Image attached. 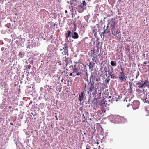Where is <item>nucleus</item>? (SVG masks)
I'll return each instance as SVG.
<instances>
[{"mask_svg":"<svg viewBox=\"0 0 149 149\" xmlns=\"http://www.w3.org/2000/svg\"><path fill=\"white\" fill-rule=\"evenodd\" d=\"M63 52L65 55H66L67 56H68V50H64Z\"/></svg>","mask_w":149,"mask_h":149,"instance_id":"nucleus-21","label":"nucleus"},{"mask_svg":"<svg viewBox=\"0 0 149 149\" xmlns=\"http://www.w3.org/2000/svg\"><path fill=\"white\" fill-rule=\"evenodd\" d=\"M129 83L130 84V89H129L128 90L130 93H132L134 91L133 90V88L132 86L133 84L132 83L130 82H129Z\"/></svg>","mask_w":149,"mask_h":149,"instance_id":"nucleus-11","label":"nucleus"},{"mask_svg":"<svg viewBox=\"0 0 149 149\" xmlns=\"http://www.w3.org/2000/svg\"><path fill=\"white\" fill-rule=\"evenodd\" d=\"M96 91H97L96 90H95V92H93V95H94L96 93Z\"/></svg>","mask_w":149,"mask_h":149,"instance_id":"nucleus-37","label":"nucleus"},{"mask_svg":"<svg viewBox=\"0 0 149 149\" xmlns=\"http://www.w3.org/2000/svg\"><path fill=\"white\" fill-rule=\"evenodd\" d=\"M95 80L96 81L98 82L100 81V78L99 77H98L95 78Z\"/></svg>","mask_w":149,"mask_h":149,"instance_id":"nucleus-23","label":"nucleus"},{"mask_svg":"<svg viewBox=\"0 0 149 149\" xmlns=\"http://www.w3.org/2000/svg\"><path fill=\"white\" fill-rule=\"evenodd\" d=\"M75 31V30H73V31Z\"/></svg>","mask_w":149,"mask_h":149,"instance_id":"nucleus-53","label":"nucleus"},{"mask_svg":"<svg viewBox=\"0 0 149 149\" xmlns=\"http://www.w3.org/2000/svg\"><path fill=\"white\" fill-rule=\"evenodd\" d=\"M90 148L91 147L89 145H87L86 146V149H90Z\"/></svg>","mask_w":149,"mask_h":149,"instance_id":"nucleus-26","label":"nucleus"},{"mask_svg":"<svg viewBox=\"0 0 149 149\" xmlns=\"http://www.w3.org/2000/svg\"><path fill=\"white\" fill-rule=\"evenodd\" d=\"M25 53L23 52H20L19 54V56L21 58H22L24 56Z\"/></svg>","mask_w":149,"mask_h":149,"instance_id":"nucleus-15","label":"nucleus"},{"mask_svg":"<svg viewBox=\"0 0 149 149\" xmlns=\"http://www.w3.org/2000/svg\"><path fill=\"white\" fill-rule=\"evenodd\" d=\"M143 64H146V63H145V62H143Z\"/></svg>","mask_w":149,"mask_h":149,"instance_id":"nucleus-45","label":"nucleus"},{"mask_svg":"<svg viewBox=\"0 0 149 149\" xmlns=\"http://www.w3.org/2000/svg\"><path fill=\"white\" fill-rule=\"evenodd\" d=\"M108 72L109 74L111 76L112 74V73L113 72V71H108Z\"/></svg>","mask_w":149,"mask_h":149,"instance_id":"nucleus-28","label":"nucleus"},{"mask_svg":"<svg viewBox=\"0 0 149 149\" xmlns=\"http://www.w3.org/2000/svg\"><path fill=\"white\" fill-rule=\"evenodd\" d=\"M120 0H118V1L120 3Z\"/></svg>","mask_w":149,"mask_h":149,"instance_id":"nucleus-44","label":"nucleus"},{"mask_svg":"<svg viewBox=\"0 0 149 149\" xmlns=\"http://www.w3.org/2000/svg\"><path fill=\"white\" fill-rule=\"evenodd\" d=\"M74 35L72 36V37L74 39H77L79 37V35L78 34V33L76 32H74L73 33Z\"/></svg>","mask_w":149,"mask_h":149,"instance_id":"nucleus-13","label":"nucleus"},{"mask_svg":"<svg viewBox=\"0 0 149 149\" xmlns=\"http://www.w3.org/2000/svg\"><path fill=\"white\" fill-rule=\"evenodd\" d=\"M102 91L101 90H98L97 92H96V93H97V95H99V97L101 96Z\"/></svg>","mask_w":149,"mask_h":149,"instance_id":"nucleus-20","label":"nucleus"},{"mask_svg":"<svg viewBox=\"0 0 149 149\" xmlns=\"http://www.w3.org/2000/svg\"><path fill=\"white\" fill-rule=\"evenodd\" d=\"M105 71L106 72H107V70H105Z\"/></svg>","mask_w":149,"mask_h":149,"instance_id":"nucleus-47","label":"nucleus"},{"mask_svg":"<svg viewBox=\"0 0 149 149\" xmlns=\"http://www.w3.org/2000/svg\"><path fill=\"white\" fill-rule=\"evenodd\" d=\"M79 16H78L77 17V18H79Z\"/></svg>","mask_w":149,"mask_h":149,"instance_id":"nucleus-48","label":"nucleus"},{"mask_svg":"<svg viewBox=\"0 0 149 149\" xmlns=\"http://www.w3.org/2000/svg\"><path fill=\"white\" fill-rule=\"evenodd\" d=\"M99 84V83L98 82L97 84V83H95V88L96 87V86L97 85H98Z\"/></svg>","mask_w":149,"mask_h":149,"instance_id":"nucleus-36","label":"nucleus"},{"mask_svg":"<svg viewBox=\"0 0 149 149\" xmlns=\"http://www.w3.org/2000/svg\"><path fill=\"white\" fill-rule=\"evenodd\" d=\"M138 87L139 88H143H143H144V87H142L141 86H142V85H138Z\"/></svg>","mask_w":149,"mask_h":149,"instance_id":"nucleus-32","label":"nucleus"},{"mask_svg":"<svg viewBox=\"0 0 149 149\" xmlns=\"http://www.w3.org/2000/svg\"><path fill=\"white\" fill-rule=\"evenodd\" d=\"M121 72H124V69L122 68L121 67Z\"/></svg>","mask_w":149,"mask_h":149,"instance_id":"nucleus-35","label":"nucleus"},{"mask_svg":"<svg viewBox=\"0 0 149 149\" xmlns=\"http://www.w3.org/2000/svg\"><path fill=\"white\" fill-rule=\"evenodd\" d=\"M102 111V112L100 113V114L101 115L103 114L105 112V111L104 110H101L98 111V112L99 113V112L100 111Z\"/></svg>","mask_w":149,"mask_h":149,"instance_id":"nucleus-25","label":"nucleus"},{"mask_svg":"<svg viewBox=\"0 0 149 149\" xmlns=\"http://www.w3.org/2000/svg\"><path fill=\"white\" fill-rule=\"evenodd\" d=\"M108 27V26H107L106 27V29H104L105 31L106 34L109 33H110V31L109 30H107V28Z\"/></svg>","mask_w":149,"mask_h":149,"instance_id":"nucleus-19","label":"nucleus"},{"mask_svg":"<svg viewBox=\"0 0 149 149\" xmlns=\"http://www.w3.org/2000/svg\"><path fill=\"white\" fill-rule=\"evenodd\" d=\"M110 76H111V78L114 79L115 78H116V77L113 74H112Z\"/></svg>","mask_w":149,"mask_h":149,"instance_id":"nucleus-29","label":"nucleus"},{"mask_svg":"<svg viewBox=\"0 0 149 149\" xmlns=\"http://www.w3.org/2000/svg\"><path fill=\"white\" fill-rule=\"evenodd\" d=\"M1 49H2V50H2V49H3L1 48Z\"/></svg>","mask_w":149,"mask_h":149,"instance_id":"nucleus-51","label":"nucleus"},{"mask_svg":"<svg viewBox=\"0 0 149 149\" xmlns=\"http://www.w3.org/2000/svg\"><path fill=\"white\" fill-rule=\"evenodd\" d=\"M84 92V91H83L81 93V94L79 95V97L78 98V99L80 102L83 100L84 98V96L83 95Z\"/></svg>","mask_w":149,"mask_h":149,"instance_id":"nucleus-12","label":"nucleus"},{"mask_svg":"<svg viewBox=\"0 0 149 149\" xmlns=\"http://www.w3.org/2000/svg\"><path fill=\"white\" fill-rule=\"evenodd\" d=\"M53 35H51L50 36V39H52L53 38Z\"/></svg>","mask_w":149,"mask_h":149,"instance_id":"nucleus-33","label":"nucleus"},{"mask_svg":"<svg viewBox=\"0 0 149 149\" xmlns=\"http://www.w3.org/2000/svg\"><path fill=\"white\" fill-rule=\"evenodd\" d=\"M1 49H2V50H2V49H3L1 48Z\"/></svg>","mask_w":149,"mask_h":149,"instance_id":"nucleus-50","label":"nucleus"},{"mask_svg":"<svg viewBox=\"0 0 149 149\" xmlns=\"http://www.w3.org/2000/svg\"><path fill=\"white\" fill-rule=\"evenodd\" d=\"M141 86L142 87H144V88H145L146 87H147L148 88H149L148 79L144 81V83Z\"/></svg>","mask_w":149,"mask_h":149,"instance_id":"nucleus-9","label":"nucleus"},{"mask_svg":"<svg viewBox=\"0 0 149 149\" xmlns=\"http://www.w3.org/2000/svg\"><path fill=\"white\" fill-rule=\"evenodd\" d=\"M79 60H78V61H74V63L75 64V65H77L76 64L79 63Z\"/></svg>","mask_w":149,"mask_h":149,"instance_id":"nucleus-27","label":"nucleus"},{"mask_svg":"<svg viewBox=\"0 0 149 149\" xmlns=\"http://www.w3.org/2000/svg\"><path fill=\"white\" fill-rule=\"evenodd\" d=\"M72 73H72V72H71V73H70L69 74V75H70V76H72Z\"/></svg>","mask_w":149,"mask_h":149,"instance_id":"nucleus-40","label":"nucleus"},{"mask_svg":"<svg viewBox=\"0 0 149 149\" xmlns=\"http://www.w3.org/2000/svg\"><path fill=\"white\" fill-rule=\"evenodd\" d=\"M65 13H67V10H65Z\"/></svg>","mask_w":149,"mask_h":149,"instance_id":"nucleus-43","label":"nucleus"},{"mask_svg":"<svg viewBox=\"0 0 149 149\" xmlns=\"http://www.w3.org/2000/svg\"><path fill=\"white\" fill-rule=\"evenodd\" d=\"M96 107H97V105H96Z\"/></svg>","mask_w":149,"mask_h":149,"instance_id":"nucleus-54","label":"nucleus"},{"mask_svg":"<svg viewBox=\"0 0 149 149\" xmlns=\"http://www.w3.org/2000/svg\"><path fill=\"white\" fill-rule=\"evenodd\" d=\"M83 70L80 68L79 67L77 66V65H74L73 67V71L72 73L74 74V76H80L81 77L82 75Z\"/></svg>","mask_w":149,"mask_h":149,"instance_id":"nucleus-2","label":"nucleus"},{"mask_svg":"<svg viewBox=\"0 0 149 149\" xmlns=\"http://www.w3.org/2000/svg\"><path fill=\"white\" fill-rule=\"evenodd\" d=\"M67 3H69L68 1H67Z\"/></svg>","mask_w":149,"mask_h":149,"instance_id":"nucleus-52","label":"nucleus"},{"mask_svg":"<svg viewBox=\"0 0 149 149\" xmlns=\"http://www.w3.org/2000/svg\"><path fill=\"white\" fill-rule=\"evenodd\" d=\"M93 102L95 104V103L96 104L97 103V99L96 98H94V99L93 101Z\"/></svg>","mask_w":149,"mask_h":149,"instance_id":"nucleus-24","label":"nucleus"},{"mask_svg":"<svg viewBox=\"0 0 149 149\" xmlns=\"http://www.w3.org/2000/svg\"><path fill=\"white\" fill-rule=\"evenodd\" d=\"M131 101V99L127 98H125L123 100V103L125 106L128 107L129 106L130 104L132 102V100Z\"/></svg>","mask_w":149,"mask_h":149,"instance_id":"nucleus-4","label":"nucleus"},{"mask_svg":"<svg viewBox=\"0 0 149 149\" xmlns=\"http://www.w3.org/2000/svg\"><path fill=\"white\" fill-rule=\"evenodd\" d=\"M94 84V82L93 81L90 84L89 83L88 84V85L89 86L88 90L90 92H92L94 88V86H93Z\"/></svg>","mask_w":149,"mask_h":149,"instance_id":"nucleus-8","label":"nucleus"},{"mask_svg":"<svg viewBox=\"0 0 149 149\" xmlns=\"http://www.w3.org/2000/svg\"><path fill=\"white\" fill-rule=\"evenodd\" d=\"M58 64H59V65H61V61H60L58 62Z\"/></svg>","mask_w":149,"mask_h":149,"instance_id":"nucleus-41","label":"nucleus"},{"mask_svg":"<svg viewBox=\"0 0 149 149\" xmlns=\"http://www.w3.org/2000/svg\"><path fill=\"white\" fill-rule=\"evenodd\" d=\"M110 64L111 65L113 66H116V65L115 64V63H114V62L112 61L111 62Z\"/></svg>","mask_w":149,"mask_h":149,"instance_id":"nucleus-22","label":"nucleus"},{"mask_svg":"<svg viewBox=\"0 0 149 149\" xmlns=\"http://www.w3.org/2000/svg\"><path fill=\"white\" fill-rule=\"evenodd\" d=\"M104 34H106V33H105V31L104 30V31L103 32H102L101 33V35H104Z\"/></svg>","mask_w":149,"mask_h":149,"instance_id":"nucleus-30","label":"nucleus"},{"mask_svg":"<svg viewBox=\"0 0 149 149\" xmlns=\"http://www.w3.org/2000/svg\"><path fill=\"white\" fill-rule=\"evenodd\" d=\"M141 100L145 103H149V95H146L141 98Z\"/></svg>","mask_w":149,"mask_h":149,"instance_id":"nucleus-7","label":"nucleus"},{"mask_svg":"<svg viewBox=\"0 0 149 149\" xmlns=\"http://www.w3.org/2000/svg\"><path fill=\"white\" fill-rule=\"evenodd\" d=\"M143 83V80L142 79L140 80H139L138 82L136 83L137 85H142Z\"/></svg>","mask_w":149,"mask_h":149,"instance_id":"nucleus-18","label":"nucleus"},{"mask_svg":"<svg viewBox=\"0 0 149 149\" xmlns=\"http://www.w3.org/2000/svg\"><path fill=\"white\" fill-rule=\"evenodd\" d=\"M118 77L119 79L121 82L126 81L127 77L125 76L124 72H119V75Z\"/></svg>","mask_w":149,"mask_h":149,"instance_id":"nucleus-3","label":"nucleus"},{"mask_svg":"<svg viewBox=\"0 0 149 149\" xmlns=\"http://www.w3.org/2000/svg\"><path fill=\"white\" fill-rule=\"evenodd\" d=\"M123 119L122 117L119 116H115L113 117L114 120L115 122L117 123L121 121Z\"/></svg>","mask_w":149,"mask_h":149,"instance_id":"nucleus-6","label":"nucleus"},{"mask_svg":"<svg viewBox=\"0 0 149 149\" xmlns=\"http://www.w3.org/2000/svg\"><path fill=\"white\" fill-rule=\"evenodd\" d=\"M145 109L146 111V115H149V106L148 107V108L145 107Z\"/></svg>","mask_w":149,"mask_h":149,"instance_id":"nucleus-17","label":"nucleus"},{"mask_svg":"<svg viewBox=\"0 0 149 149\" xmlns=\"http://www.w3.org/2000/svg\"><path fill=\"white\" fill-rule=\"evenodd\" d=\"M10 124L11 125H13V123H10Z\"/></svg>","mask_w":149,"mask_h":149,"instance_id":"nucleus-42","label":"nucleus"},{"mask_svg":"<svg viewBox=\"0 0 149 149\" xmlns=\"http://www.w3.org/2000/svg\"><path fill=\"white\" fill-rule=\"evenodd\" d=\"M136 91L137 92H139L140 91L141 92L140 90H139V89H137Z\"/></svg>","mask_w":149,"mask_h":149,"instance_id":"nucleus-38","label":"nucleus"},{"mask_svg":"<svg viewBox=\"0 0 149 149\" xmlns=\"http://www.w3.org/2000/svg\"><path fill=\"white\" fill-rule=\"evenodd\" d=\"M15 22V21H14V22Z\"/></svg>","mask_w":149,"mask_h":149,"instance_id":"nucleus-49","label":"nucleus"},{"mask_svg":"<svg viewBox=\"0 0 149 149\" xmlns=\"http://www.w3.org/2000/svg\"><path fill=\"white\" fill-rule=\"evenodd\" d=\"M27 67H28V69H29L31 67V66L30 65L27 66Z\"/></svg>","mask_w":149,"mask_h":149,"instance_id":"nucleus-34","label":"nucleus"},{"mask_svg":"<svg viewBox=\"0 0 149 149\" xmlns=\"http://www.w3.org/2000/svg\"><path fill=\"white\" fill-rule=\"evenodd\" d=\"M86 5V3L85 1L84 0L82 1V3L81 5H80V6L81 7H85V6Z\"/></svg>","mask_w":149,"mask_h":149,"instance_id":"nucleus-16","label":"nucleus"},{"mask_svg":"<svg viewBox=\"0 0 149 149\" xmlns=\"http://www.w3.org/2000/svg\"><path fill=\"white\" fill-rule=\"evenodd\" d=\"M110 30L112 32V34L118 38V39L121 38V35L118 34L120 33V31L118 29H115V23L114 21L110 22Z\"/></svg>","mask_w":149,"mask_h":149,"instance_id":"nucleus-1","label":"nucleus"},{"mask_svg":"<svg viewBox=\"0 0 149 149\" xmlns=\"http://www.w3.org/2000/svg\"><path fill=\"white\" fill-rule=\"evenodd\" d=\"M64 61L66 63V65L68 64L71 61V59L70 58L67 57L66 56L65 57V59Z\"/></svg>","mask_w":149,"mask_h":149,"instance_id":"nucleus-10","label":"nucleus"},{"mask_svg":"<svg viewBox=\"0 0 149 149\" xmlns=\"http://www.w3.org/2000/svg\"><path fill=\"white\" fill-rule=\"evenodd\" d=\"M63 49L64 50H68V47H65V46L64 47H63Z\"/></svg>","mask_w":149,"mask_h":149,"instance_id":"nucleus-31","label":"nucleus"},{"mask_svg":"<svg viewBox=\"0 0 149 149\" xmlns=\"http://www.w3.org/2000/svg\"><path fill=\"white\" fill-rule=\"evenodd\" d=\"M109 80H110V79H107V80H106V82L107 83H109Z\"/></svg>","mask_w":149,"mask_h":149,"instance_id":"nucleus-39","label":"nucleus"},{"mask_svg":"<svg viewBox=\"0 0 149 149\" xmlns=\"http://www.w3.org/2000/svg\"><path fill=\"white\" fill-rule=\"evenodd\" d=\"M99 142H97V144H99Z\"/></svg>","mask_w":149,"mask_h":149,"instance_id":"nucleus-46","label":"nucleus"},{"mask_svg":"<svg viewBox=\"0 0 149 149\" xmlns=\"http://www.w3.org/2000/svg\"><path fill=\"white\" fill-rule=\"evenodd\" d=\"M133 109H136L138 108L139 107V103L137 100L134 101L132 104Z\"/></svg>","mask_w":149,"mask_h":149,"instance_id":"nucleus-5","label":"nucleus"},{"mask_svg":"<svg viewBox=\"0 0 149 149\" xmlns=\"http://www.w3.org/2000/svg\"><path fill=\"white\" fill-rule=\"evenodd\" d=\"M67 32H68V33L66 34H65V37H66V38H68L69 37L71 36L70 35L71 33V31H70L68 30L67 31Z\"/></svg>","mask_w":149,"mask_h":149,"instance_id":"nucleus-14","label":"nucleus"}]
</instances>
